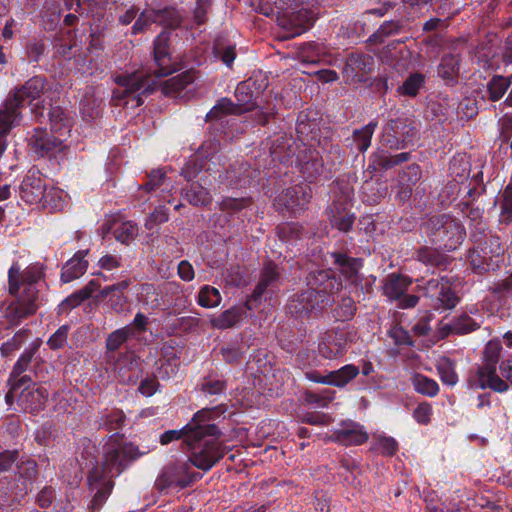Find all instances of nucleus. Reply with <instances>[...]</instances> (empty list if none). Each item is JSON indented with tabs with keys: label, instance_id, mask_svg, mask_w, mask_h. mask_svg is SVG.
<instances>
[{
	"label": "nucleus",
	"instance_id": "0eeeda50",
	"mask_svg": "<svg viewBox=\"0 0 512 512\" xmlns=\"http://www.w3.org/2000/svg\"><path fill=\"white\" fill-rule=\"evenodd\" d=\"M501 351L502 344L499 339H492L486 344L483 353V364L475 371L470 372L468 376L467 384L469 388L474 390L489 388L498 393H504L508 390L509 385L496 372Z\"/></svg>",
	"mask_w": 512,
	"mask_h": 512
},
{
	"label": "nucleus",
	"instance_id": "f3484780",
	"mask_svg": "<svg viewBox=\"0 0 512 512\" xmlns=\"http://www.w3.org/2000/svg\"><path fill=\"white\" fill-rule=\"evenodd\" d=\"M350 189L347 187L342 195L335 199L327 210L330 223L339 231L348 232L354 223L355 216L349 212Z\"/></svg>",
	"mask_w": 512,
	"mask_h": 512
},
{
	"label": "nucleus",
	"instance_id": "72a5a7b5",
	"mask_svg": "<svg viewBox=\"0 0 512 512\" xmlns=\"http://www.w3.org/2000/svg\"><path fill=\"white\" fill-rule=\"evenodd\" d=\"M479 328V325L467 314L454 318L450 323L441 327L442 336L450 333L466 334Z\"/></svg>",
	"mask_w": 512,
	"mask_h": 512
},
{
	"label": "nucleus",
	"instance_id": "4d7b16f0",
	"mask_svg": "<svg viewBox=\"0 0 512 512\" xmlns=\"http://www.w3.org/2000/svg\"><path fill=\"white\" fill-rule=\"evenodd\" d=\"M372 450L379 452L384 456H392L398 450V443L392 437H378L372 446Z\"/></svg>",
	"mask_w": 512,
	"mask_h": 512
},
{
	"label": "nucleus",
	"instance_id": "dca6fc26",
	"mask_svg": "<svg viewBox=\"0 0 512 512\" xmlns=\"http://www.w3.org/2000/svg\"><path fill=\"white\" fill-rule=\"evenodd\" d=\"M315 21L313 12L301 8L297 11L285 12L278 17V25L286 31V38L301 35L310 29Z\"/></svg>",
	"mask_w": 512,
	"mask_h": 512
},
{
	"label": "nucleus",
	"instance_id": "7ed1b4c3",
	"mask_svg": "<svg viewBox=\"0 0 512 512\" xmlns=\"http://www.w3.org/2000/svg\"><path fill=\"white\" fill-rule=\"evenodd\" d=\"M43 276V268L39 264H32L23 271L18 263L12 264L8 271V291L14 299L3 311L9 326H18L37 312L41 305L38 285Z\"/></svg>",
	"mask_w": 512,
	"mask_h": 512
},
{
	"label": "nucleus",
	"instance_id": "c756f323",
	"mask_svg": "<svg viewBox=\"0 0 512 512\" xmlns=\"http://www.w3.org/2000/svg\"><path fill=\"white\" fill-rule=\"evenodd\" d=\"M460 56L458 54H445L442 56L437 67V75L443 79L446 84L454 85L458 81L460 70Z\"/></svg>",
	"mask_w": 512,
	"mask_h": 512
},
{
	"label": "nucleus",
	"instance_id": "a878e982",
	"mask_svg": "<svg viewBox=\"0 0 512 512\" xmlns=\"http://www.w3.org/2000/svg\"><path fill=\"white\" fill-rule=\"evenodd\" d=\"M333 264L337 266L342 275L351 282L357 281L359 272L363 266L362 258L350 257L343 252H332L330 254Z\"/></svg>",
	"mask_w": 512,
	"mask_h": 512
},
{
	"label": "nucleus",
	"instance_id": "4468645a",
	"mask_svg": "<svg viewBox=\"0 0 512 512\" xmlns=\"http://www.w3.org/2000/svg\"><path fill=\"white\" fill-rule=\"evenodd\" d=\"M31 150L40 157H56L62 153L67 146L62 136H55L43 128H35L29 138Z\"/></svg>",
	"mask_w": 512,
	"mask_h": 512
},
{
	"label": "nucleus",
	"instance_id": "20e7f679",
	"mask_svg": "<svg viewBox=\"0 0 512 512\" xmlns=\"http://www.w3.org/2000/svg\"><path fill=\"white\" fill-rule=\"evenodd\" d=\"M141 455L137 446L123 441V436H110L104 446L101 466L94 467L88 475L91 489H97L92 499L93 509H99L108 498L113 487L112 478L120 475Z\"/></svg>",
	"mask_w": 512,
	"mask_h": 512
},
{
	"label": "nucleus",
	"instance_id": "7c9ffc66",
	"mask_svg": "<svg viewBox=\"0 0 512 512\" xmlns=\"http://www.w3.org/2000/svg\"><path fill=\"white\" fill-rule=\"evenodd\" d=\"M410 284L411 280L405 276L395 273L389 274L384 280V295L391 300H398L404 295Z\"/></svg>",
	"mask_w": 512,
	"mask_h": 512
},
{
	"label": "nucleus",
	"instance_id": "a19ab883",
	"mask_svg": "<svg viewBox=\"0 0 512 512\" xmlns=\"http://www.w3.org/2000/svg\"><path fill=\"white\" fill-rule=\"evenodd\" d=\"M417 260L435 267H446L449 259L445 254L440 253L437 249L430 247H422L417 251Z\"/></svg>",
	"mask_w": 512,
	"mask_h": 512
},
{
	"label": "nucleus",
	"instance_id": "c85d7f7f",
	"mask_svg": "<svg viewBox=\"0 0 512 512\" xmlns=\"http://www.w3.org/2000/svg\"><path fill=\"white\" fill-rule=\"evenodd\" d=\"M88 250H80L68 260L62 268L61 280L64 283L71 282L85 274L88 268V261L85 260Z\"/></svg>",
	"mask_w": 512,
	"mask_h": 512
},
{
	"label": "nucleus",
	"instance_id": "473e14b6",
	"mask_svg": "<svg viewBox=\"0 0 512 512\" xmlns=\"http://www.w3.org/2000/svg\"><path fill=\"white\" fill-rule=\"evenodd\" d=\"M49 120L52 133L63 137L70 132L72 121L61 107H51Z\"/></svg>",
	"mask_w": 512,
	"mask_h": 512
},
{
	"label": "nucleus",
	"instance_id": "de8ad7c7",
	"mask_svg": "<svg viewBox=\"0 0 512 512\" xmlns=\"http://www.w3.org/2000/svg\"><path fill=\"white\" fill-rule=\"evenodd\" d=\"M219 209L228 216H234L251 205V198L225 197L219 202Z\"/></svg>",
	"mask_w": 512,
	"mask_h": 512
},
{
	"label": "nucleus",
	"instance_id": "bb28decb",
	"mask_svg": "<svg viewBox=\"0 0 512 512\" xmlns=\"http://www.w3.org/2000/svg\"><path fill=\"white\" fill-rule=\"evenodd\" d=\"M249 298L242 305L233 306L223 311L216 319L212 321L213 326L218 329H227L233 327L241 320L248 316L249 311H254L257 308H250Z\"/></svg>",
	"mask_w": 512,
	"mask_h": 512
},
{
	"label": "nucleus",
	"instance_id": "a18cd8bd",
	"mask_svg": "<svg viewBox=\"0 0 512 512\" xmlns=\"http://www.w3.org/2000/svg\"><path fill=\"white\" fill-rule=\"evenodd\" d=\"M436 369L443 384L454 386L458 382L455 371V363L448 357H441L436 364Z\"/></svg>",
	"mask_w": 512,
	"mask_h": 512
},
{
	"label": "nucleus",
	"instance_id": "ea45409f",
	"mask_svg": "<svg viewBox=\"0 0 512 512\" xmlns=\"http://www.w3.org/2000/svg\"><path fill=\"white\" fill-rule=\"evenodd\" d=\"M359 374V368L353 364H348L338 370L328 373L330 385L344 387Z\"/></svg>",
	"mask_w": 512,
	"mask_h": 512
},
{
	"label": "nucleus",
	"instance_id": "5fc2aeb1",
	"mask_svg": "<svg viewBox=\"0 0 512 512\" xmlns=\"http://www.w3.org/2000/svg\"><path fill=\"white\" fill-rule=\"evenodd\" d=\"M44 208H49L50 210H61L64 206V197L63 192L58 189L51 187L49 189L46 188L45 196L43 200L40 202Z\"/></svg>",
	"mask_w": 512,
	"mask_h": 512
},
{
	"label": "nucleus",
	"instance_id": "4c0bfd02",
	"mask_svg": "<svg viewBox=\"0 0 512 512\" xmlns=\"http://www.w3.org/2000/svg\"><path fill=\"white\" fill-rule=\"evenodd\" d=\"M132 338V328L122 327L110 333L106 339V349L110 360L115 359L114 353L129 339Z\"/></svg>",
	"mask_w": 512,
	"mask_h": 512
},
{
	"label": "nucleus",
	"instance_id": "393cba45",
	"mask_svg": "<svg viewBox=\"0 0 512 512\" xmlns=\"http://www.w3.org/2000/svg\"><path fill=\"white\" fill-rule=\"evenodd\" d=\"M387 135L392 133L393 141L387 139L391 148L404 147L416 136V129L401 119L391 120L385 127Z\"/></svg>",
	"mask_w": 512,
	"mask_h": 512
},
{
	"label": "nucleus",
	"instance_id": "c03bdc74",
	"mask_svg": "<svg viewBox=\"0 0 512 512\" xmlns=\"http://www.w3.org/2000/svg\"><path fill=\"white\" fill-rule=\"evenodd\" d=\"M411 381L415 391L422 395L434 397L439 392L438 383L434 379H431L423 374H414Z\"/></svg>",
	"mask_w": 512,
	"mask_h": 512
},
{
	"label": "nucleus",
	"instance_id": "f257e3e1",
	"mask_svg": "<svg viewBox=\"0 0 512 512\" xmlns=\"http://www.w3.org/2000/svg\"><path fill=\"white\" fill-rule=\"evenodd\" d=\"M170 33L161 32L153 43V59L155 68L140 70L132 73L118 75L115 79L118 87L113 90L115 105L132 108L141 106L144 97L152 94L158 86V79L166 77L176 71L172 62L169 48Z\"/></svg>",
	"mask_w": 512,
	"mask_h": 512
},
{
	"label": "nucleus",
	"instance_id": "6ab92c4d",
	"mask_svg": "<svg viewBox=\"0 0 512 512\" xmlns=\"http://www.w3.org/2000/svg\"><path fill=\"white\" fill-rule=\"evenodd\" d=\"M114 360V372L124 384H134L142 375L141 360L132 351L120 353Z\"/></svg>",
	"mask_w": 512,
	"mask_h": 512
},
{
	"label": "nucleus",
	"instance_id": "4be33fe9",
	"mask_svg": "<svg viewBox=\"0 0 512 512\" xmlns=\"http://www.w3.org/2000/svg\"><path fill=\"white\" fill-rule=\"evenodd\" d=\"M327 439L344 446L361 445L368 440V434L359 423L348 421L341 423Z\"/></svg>",
	"mask_w": 512,
	"mask_h": 512
},
{
	"label": "nucleus",
	"instance_id": "79ce46f5",
	"mask_svg": "<svg viewBox=\"0 0 512 512\" xmlns=\"http://www.w3.org/2000/svg\"><path fill=\"white\" fill-rule=\"evenodd\" d=\"M31 331L23 328L18 330L11 339L2 343L0 346V353L2 357H9L18 351L26 340L30 337Z\"/></svg>",
	"mask_w": 512,
	"mask_h": 512
},
{
	"label": "nucleus",
	"instance_id": "37998d69",
	"mask_svg": "<svg viewBox=\"0 0 512 512\" xmlns=\"http://www.w3.org/2000/svg\"><path fill=\"white\" fill-rule=\"evenodd\" d=\"M40 345L41 340L36 339L27 349L24 350V352L20 355V357L14 364L12 371L10 373L12 374L13 378L20 376L27 370Z\"/></svg>",
	"mask_w": 512,
	"mask_h": 512
},
{
	"label": "nucleus",
	"instance_id": "39448f33",
	"mask_svg": "<svg viewBox=\"0 0 512 512\" xmlns=\"http://www.w3.org/2000/svg\"><path fill=\"white\" fill-rule=\"evenodd\" d=\"M46 88V79L34 76L11 90L0 109V134H8L22 119V109L40 98Z\"/></svg>",
	"mask_w": 512,
	"mask_h": 512
},
{
	"label": "nucleus",
	"instance_id": "412c9836",
	"mask_svg": "<svg viewBox=\"0 0 512 512\" xmlns=\"http://www.w3.org/2000/svg\"><path fill=\"white\" fill-rule=\"evenodd\" d=\"M48 397L49 393L46 388L32 384L20 391L17 404L22 411L35 414L45 408Z\"/></svg>",
	"mask_w": 512,
	"mask_h": 512
},
{
	"label": "nucleus",
	"instance_id": "680f3d73",
	"mask_svg": "<svg viewBox=\"0 0 512 512\" xmlns=\"http://www.w3.org/2000/svg\"><path fill=\"white\" fill-rule=\"evenodd\" d=\"M335 398V391L324 389L321 392L306 393V401L319 407H327Z\"/></svg>",
	"mask_w": 512,
	"mask_h": 512
},
{
	"label": "nucleus",
	"instance_id": "1a4fd4ad",
	"mask_svg": "<svg viewBox=\"0 0 512 512\" xmlns=\"http://www.w3.org/2000/svg\"><path fill=\"white\" fill-rule=\"evenodd\" d=\"M429 305L435 310H451L457 306L460 297L452 287V281L446 277L432 278L423 286Z\"/></svg>",
	"mask_w": 512,
	"mask_h": 512
},
{
	"label": "nucleus",
	"instance_id": "aec40b11",
	"mask_svg": "<svg viewBox=\"0 0 512 512\" xmlns=\"http://www.w3.org/2000/svg\"><path fill=\"white\" fill-rule=\"evenodd\" d=\"M46 188L42 173L38 169L32 168L21 182L19 195L26 203L37 204L43 200Z\"/></svg>",
	"mask_w": 512,
	"mask_h": 512
},
{
	"label": "nucleus",
	"instance_id": "f704fd0d",
	"mask_svg": "<svg viewBox=\"0 0 512 512\" xmlns=\"http://www.w3.org/2000/svg\"><path fill=\"white\" fill-rule=\"evenodd\" d=\"M196 76L193 70L182 72L164 82L163 93L165 95H176L180 93L187 85L194 82Z\"/></svg>",
	"mask_w": 512,
	"mask_h": 512
},
{
	"label": "nucleus",
	"instance_id": "864d4df0",
	"mask_svg": "<svg viewBox=\"0 0 512 512\" xmlns=\"http://www.w3.org/2000/svg\"><path fill=\"white\" fill-rule=\"evenodd\" d=\"M303 233V226L296 222L282 223L277 226L278 237L285 242L300 239Z\"/></svg>",
	"mask_w": 512,
	"mask_h": 512
},
{
	"label": "nucleus",
	"instance_id": "0e129e2a",
	"mask_svg": "<svg viewBox=\"0 0 512 512\" xmlns=\"http://www.w3.org/2000/svg\"><path fill=\"white\" fill-rule=\"evenodd\" d=\"M69 326H60L47 340V345L51 350L62 349L67 343Z\"/></svg>",
	"mask_w": 512,
	"mask_h": 512
},
{
	"label": "nucleus",
	"instance_id": "b1692460",
	"mask_svg": "<svg viewBox=\"0 0 512 512\" xmlns=\"http://www.w3.org/2000/svg\"><path fill=\"white\" fill-rule=\"evenodd\" d=\"M410 159V152H402L399 154L390 155L386 151L378 150L370 155L367 170L371 173L386 171L397 165L408 162Z\"/></svg>",
	"mask_w": 512,
	"mask_h": 512
},
{
	"label": "nucleus",
	"instance_id": "3c124183",
	"mask_svg": "<svg viewBox=\"0 0 512 512\" xmlns=\"http://www.w3.org/2000/svg\"><path fill=\"white\" fill-rule=\"evenodd\" d=\"M510 84V81L503 76H493L487 84L489 99L493 102L501 99L509 88Z\"/></svg>",
	"mask_w": 512,
	"mask_h": 512
},
{
	"label": "nucleus",
	"instance_id": "f8f14e48",
	"mask_svg": "<svg viewBox=\"0 0 512 512\" xmlns=\"http://www.w3.org/2000/svg\"><path fill=\"white\" fill-rule=\"evenodd\" d=\"M311 188L308 185H295L282 191L275 200L277 211L297 215L307 208L311 199Z\"/></svg>",
	"mask_w": 512,
	"mask_h": 512
},
{
	"label": "nucleus",
	"instance_id": "6e6552de",
	"mask_svg": "<svg viewBox=\"0 0 512 512\" xmlns=\"http://www.w3.org/2000/svg\"><path fill=\"white\" fill-rule=\"evenodd\" d=\"M423 229L433 244L448 251L455 250L465 237V231L461 223L446 214L429 218L424 223Z\"/></svg>",
	"mask_w": 512,
	"mask_h": 512
},
{
	"label": "nucleus",
	"instance_id": "bf43d9fd",
	"mask_svg": "<svg viewBox=\"0 0 512 512\" xmlns=\"http://www.w3.org/2000/svg\"><path fill=\"white\" fill-rule=\"evenodd\" d=\"M212 7V0H196L193 9V21L197 25H203L208 21L209 13Z\"/></svg>",
	"mask_w": 512,
	"mask_h": 512
},
{
	"label": "nucleus",
	"instance_id": "69168bd1",
	"mask_svg": "<svg viewBox=\"0 0 512 512\" xmlns=\"http://www.w3.org/2000/svg\"><path fill=\"white\" fill-rule=\"evenodd\" d=\"M226 389V382L211 376L203 379L201 383V391L207 395H218Z\"/></svg>",
	"mask_w": 512,
	"mask_h": 512
},
{
	"label": "nucleus",
	"instance_id": "9b49d317",
	"mask_svg": "<svg viewBox=\"0 0 512 512\" xmlns=\"http://www.w3.org/2000/svg\"><path fill=\"white\" fill-rule=\"evenodd\" d=\"M281 280V272L279 267L269 261L262 268L259 281L249 298V306L259 308L263 300L271 298L279 286Z\"/></svg>",
	"mask_w": 512,
	"mask_h": 512
},
{
	"label": "nucleus",
	"instance_id": "774afa93",
	"mask_svg": "<svg viewBox=\"0 0 512 512\" xmlns=\"http://www.w3.org/2000/svg\"><path fill=\"white\" fill-rule=\"evenodd\" d=\"M502 221L506 224L512 222V188L506 187L501 205Z\"/></svg>",
	"mask_w": 512,
	"mask_h": 512
},
{
	"label": "nucleus",
	"instance_id": "338daca9",
	"mask_svg": "<svg viewBox=\"0 0 512 512\" xmlns=\"http://www.w3.org/2000/svg\"><path fill=\"white\" fill-rule=\"evenodd\" d=\"M169 219L168 210L165 206H158L148 216L145 221V228L147 230L154 229L157 225L167 222Z\"/></svg>",
	"mask_w": 512,
	"mask_h": 512
},
{
	"label": "nucleus",
	"instance_id": "423d86ee",
	"mask_svg": "<svg viewBox=\"0 0 512 512\" xmlns=\"http://www.w3.org/2000/svg\"><path fill=\"white\" fill-rule=\"evenodd\" d=\"M264 80L248 78L240 82L235 90L236 103L229 98L220 99L207 113L206 121L221 119L226 115H239L249 112L259 105L258 99L266 88Z\"/></svg>",
	"mask_w": 512,
	"mask_h": 512
},
{
	"label": "nucleus",
	"instance_id": "e433bc0d",
	"mask_svg": "<svg viewBox=\"0 0 512 512\" xmlns=\"http://www.w3.org/2000/svg\"><path fill=\"white\" fill-rule=\"evenodd\" d=\"M403 27V20L385 21L380 25L378 30L368 38V41L373 44L383 43L386 38L399 34Z\"/></svg>",
	"mask_w": 512,
	"mask_h": 512
},
{
	"label": "nucleus",
	"instance_id": "e2e57ef3",
	"mask_svg": "<svg viewBox=\"0 0 512 512\" xmlns=\"http://www.w3.org/2000/svg\"><path fill=\"white\" fill-rule=\"evenodd\" d=\"M373 59L367 55L361 54H352L347 61V65L351 67L352 70L361 73H366L371 69Z\"/></svg>",
	"mask_w": 512,
	"mask_h": 512
},
{
	"label": "nucleus",
	"instance_id": "cd10ccee",
	"mask_svg": "<svg viewBox=\"0 0 512 512\" xmlns=\"http://www.w3.org/2000/svg\"><path fill=\"white\" fill-rule=\"evenodd\" d=\"M103 234L112 231L115 239L125 245L132 242L138 235V226L133 221H113L102 226Z\"/></svg>",
	"mask_w": 512,
	"mask_h": 512
},
{
	"label": "nucleus",
	"instance_id": "a211bd4d",
	"mask_svg": "<svg viewBox=\"0 0 512 512\" xmlns=\"http://www.w3.org/2000/svg\"><path fill=\"white\" fill-rule=\"evenodd\" d=\"M351 340V333L345 330H329L318 345L319 354L326 359L338 358L346 352Z\"/></svg>",
	"mask_w": 512,
	"mask_h": 512
},
{
	"label": "nucleus",
	"instance_id": "49530a36",
	"mask_svg": "<svg viewBox=\"0 0 512 512\" xmlns=\"http://www.w3.org/2000/svg\"><path fill=\"white\" fill-rule=\"evenodd\" d=\"M185 198L193 206H206L211 203L212 197L208 189L199 183H192L185 191Z\"/></svg>",
	"mask_w": 512,
	"mask_h": 512
},
{
	"label": "nucleus",
	"instance_id": "6e6d98bb",
	"mask_svg": "<svg viewBox=\"0 0 512 512\" xmlns=\"http://www.w3.org/2000/svg\"><path fill=\"white\" fill-rule=\"evenodd\" d=\"M157 21L168 27L175 28L181 24L182 18L179 12L173 7L155 10Z\"/></svg>",
	"mask_w": 512,
	"mask_h": 512
},
{
	"label": "nucleus",
	"instance_id": "58836bf2",
	"mask_svg": "<svg viewBox=\"0 0 512 512\" xmlns=\"http://www.w3.org/2000/svg\"><path fill=\"white\" fill-rule=\"evenodd\" d=\"M213 55L231 68L236 57L235 45L226 42L223 38H217L213 44Z\"/></svg>",
	"mask_w": 512,
	"mask_h": 512
},
{
	"label": "nucleus",
	"instance_id": "9d476101",
	"mask_svg": "<svg viewBox=\"0 0 512 512\" xmlns=\"http://www.w3.org/2000/svg\"><path fill=\"white\" fill-rule=\"evenodd\" d=\"M189 462H181L167 466L156 480L160 490L171 487L185 488L201 478V474L192 469Z\"/></svg>",
	"mask_w": 512,
	"mask_h": 512
},
{
	"label": "nucleus",
	"instance_id": "13d9d810",
	"mask_svg": "<svg viewBox=\"0 0 512 512\" xmlns=\"http://www.w3.org/2000/svg\"><path fill=\"white\" fill-rule=\"evenodd\" d=\"M157 17L155 10H145L141 12L132 26V33L139 34L146 31L153 23H156Z\"/></svg>",
	"mask_w": 512,
	"mask_h": 512
},
{
	"label": "nucleus",
	"instance_id": "5701e85b",
	"mask_svg": "<svg viewBox=\"0 0 512 512\" xmlns=\"http://www.w3.org/2000/svg\"><path fill=\"white\" fill-rule=\"evenodd\" d=\"M298 164L303 177L313 182L323 173V159L316 149L305 148L297 155Z\"/></svg>",
	"mask_w": 512,
	"mask_h": 512
},
{
	"label": "nucleus",
	"instance_id": "09e8293b",
	"mask_svg": "<svg viewBox=\"0 0 512 512\" xmlns=\"http://www.w3.org/2000/svg\"><path fill=\"white\" fill-rule=\"evenodd\" d=\"M126 416L120 409H112L101 416L100 426L107 431L120 430L125 424Z\"/></svg>",
	"mask_w": 512,
	"mask_h": 512
},
{
	"label": "nucleus",
	"instance_id": "2eb2a0df",
	"mask_svg": "<svg viewBox=\"0 0 512 512\" xmlns=\"http://www.w3.org/2000/svg\"><path fill=\"white\" fill-rule=\"evenodd\" d=\"M308 290H314L317 297L325 300L327 305L332 303L331 296L342 287L341 282L331 270H317L310 272L306 278Z\"/></svg>",
	"mask_w": 512,
	"mask_h": 512
},
{
	"label": "nucleus",
	"instance_id": "603ef678",
	"mask_svg": "<svg viewBox=\"0 0 512 512\" xmlns=\"http://www.w3.org/2000/svg\"><path fill=\"white\" fill-rule=\"evenodd\" d=\"M221 295L215 287L205 285L198 293V304L205 308H213L220 304Z\"/></svg>",
	"mask_w": 512,
	"mask_h": 512
},
{
	"label": "nucleus",
	"instance_id": "f03ea898",
	"mask_svg": "<svg viewBox=\"0 0 512 512\" xmlns=\"http://www.w3.org/2000/svg\"><path fill=\"white\" fill-rule=\"evenodd\" d=\"M225 411L226 407L223 404L203 408L196 412L188 423V460L200 470L209 471L226 453V447L219 441L222 433L213 423Z\"/></svg>",
	"mask_w": 512,
	"mask_h": 512
},
{
	"label": "nucleus",
	"instance_id": "8fccbe9b",
	"mask_svg": "<svg viewBox=\"0 0 512 512\" xmlns=\"http://www.w3.org/2000/svg\"><path fill=\"white\" fill-rule=\"evenodd\" d=\"M424 82L423 74L419 72L413 73L397 88V92L403 96L415 97L424 85Z\"/></svg>",
	"mask_w": 512,
	"mask_h": 512
},
{
	"label": "nucleus",
	"instance_id": "ddd939ff",
	"mask_svg": "<svg viewBox=\"0 0 512 512\" xmlns=\"http://www.w3.org/2000/svg\"><path fill=\"white\" fill-rule=\"evenodd\" d=\"M328 305L317 297L314 290H304L294 294L286 305L287 312L295 317H310L321 312Z\"/></svg>",
	"mask_w": 512,
	"mask_h": 512
},
{
	"label": "nucleus",
	"instance_id": "052dcab7",
	"mask_svg": "<svg viewBox=\"0 0 512 512\" xmlns=\"http://www.w3.org/2000/svg\"><path fill=\"white\" fill-rule=\"evenodd\" d=\"M18 474L21 478L34 482L38 475L37 463L33 459H21L17 465Z\"/></svg>",
	"mask_w": 512,
	"mask_h": 512
},
{
	"label": "nucleus",
	"instance_id": "2f4dec72",
	"mask_svg": "<svg viewBox=\"0 0 512 512\" xmlns=\"http://www.w3.org/2000/svg\"><path fill=\"white\" fill-rule=\"evenodd\" d=\"M295 148L293 147V140L291 138L278 137L274 140L271 148L270 155L272 161L279 163H288L295 155Z\"/></svg>",
	"mask_w": 512,
	"mask_h": 512
},
{
	"label": "nucleus",
	"instance_id": "c9c22d12",
	"mask_svg": "<svg viewBox=\"0 0 512 512\" xmlns=\"http://www.w3.org/2000/svg\"><path fill=\"white\" fill-rule=\"evenodd\" d=\"M378 126L375 120L370 121L367 125L360 129H355L352 134L353 144L355 148L364 153L371 145L372 136Z\"/></svg>",
	"mask_w": 512,
	"mask_h": 512
}]
</instances>
